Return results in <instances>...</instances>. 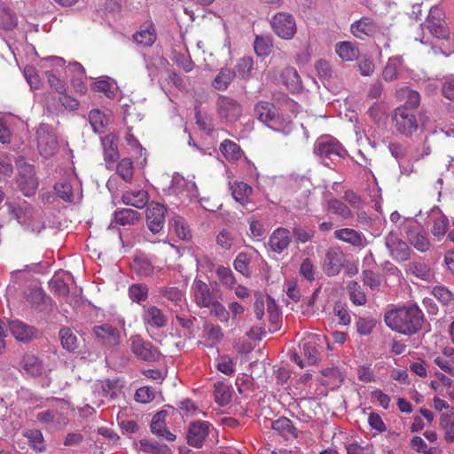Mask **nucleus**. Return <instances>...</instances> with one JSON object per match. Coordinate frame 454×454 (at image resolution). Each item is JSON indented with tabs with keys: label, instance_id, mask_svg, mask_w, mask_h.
Wrapping results in <instances>:
<instances>
[{
	"label": "nucleus",
	"instance_id": "obj_1",
	"mask_svg": "<svg viewBox=\"0 0 454 454\" xmlns=\"http://www.w3.org/2000/svg\"><path fill=\"white\" fill-rule=\"evenodd\" d=\"M384 321L392 331L403 335H414L419 332L430 331V324L427 322L422 309L416 304L402 306L385 313Z\"/></svg>",
	"mask_w": 454,
	"mask_h": 454
},
{
	"label": "nucleus",
	"instance_id": "obj_2",
	"mask_svg": "<svg viewBox=\"0 0 454 454\" xmlns=\"http://www.w3.org/2000/svg\"><path fill=\"white\" fill-rule=\"evenodd\" d=\"M393 122L397 132L405 137H411L419 129L417 117L407 106H399L394 111Z\"/></svg>",
	"mask_w": 454,
	"mask_h": 454
},
{
	"label": "nucleus",
	"instance_id": "obj_3",
	"mask_svg": "<svg viewBox=\"0 0 454 454\" xmlns=\"http://www.w3.org/2000/svg\"><path fill=\"white\" fill-rule=\"evenodd\" d=\"M426 27L437 39L448 40L450 38V29L447 26L445 12L438 6H433L429 10L426 20Z\"/></svg>",
	"mask_w": 454,
	"mask_h": 454
},
{
	"label": "nucleus",
	"instance_id": "obj_4",
	"mask_svg": "<svg viewBox=\"0 0 454 454\" xmlns=\"http://www.w3.org/2000/svg\"><path fill=\"white\" fill-rule=\"evenodd\" d=\"M37 148L41 155L45 158L53 156L59 149L56 134L51 127L41 123L36 129Z\"/></svg>",
	"mask_w": 454,
	"mask_h": 454
},
{
	"label": "nucleus",
	"instance_id": "obj_5",
	"mask_svg": "<svg viewBox=\"0 0 454 454\" xmlns=\"http://www.w3.org/2000/svg\"><path fill=\"white\" fill-rule=\"evenodd\" d=\"M270 26L273 32L285 40H291L297 32L294 16L285 12L276 13L270 20Z\"/></svg>",
	"mask_w": 454,
	"mask_h": 454
},
{
	"label": "nucleus",
	"instance_id": "obj_6",
	"mask_svg": "<svg viewBox=\"0 0 454 454\" xmlns=\"http://www.w3.org/2000/svg\"><path fill=\"white\" fill-rule=\"evenodd\" d=\"M265 307L267 308L269 321L273 325V329H270V331H276L280 317L278 306L270 295H258L254 303V309L257 319L261 320L262 318Z\"/></svg>",
	"mask_w": 454,
	"mask_h": 454
},
{
	"label": "nucleus",
	"instance_id": "obj_7",
	"mask_svg": "<svg viewBox=\"0 0 454 454\" xmlns=\"http://www.w3.org/2000/svg\"><path fill=\"white\" fill-rule=\"evenodd\" d=\"M315 153L322 159L343 158L347 151L334 137L327 136L319 137L315 143Z\"/></svg>",
	"mask_w": 454,
	"mask_h": 454
},
{
	"label": "nucleus",
	"instance_id": "obj_8",
	"mask_svg": "<svg viewBox=\"0 0 454 454\" xmlns=\"http://www.w3.org/2000/svg\"><path fill=\"white\" fill-rule=\"evenodd\" d=\"M36 419L51 430H61L68 424V418L63 406L60 410L52 408L38 412Z\"/></svg>",
	"mask_w": 454,
	"mask_h": 454
},
{
	"label": "nucleus",
	"instance_id": "obj_9",
	"mask_svg": "<svg viewBox=\"0 0 454 454\" xmlns=\"http://www.w3.org/2000/svg\"><path fill=\"white\" fill-rule=\"evenodd\" d=\"M385 245L388 250L391 258L396 262H405L409 260L411 250L406 242L398 237L393 231L385 237Z\"/></svg>",
	"mask_w": 454,
	"mask_h": 454
},
{
	"label": "nucleus",
	"instance_id": "obj_10",
	"mask_svg": "<svg viewBox=\"0 0 454 454\" xmlns=\"http://www.w3.org/2000/svg\"><path fill=\"white\" fill-rule=\"evenodd\" d=\"M8 325L11 334L20 342L27 343L42 336L40 330L22 321L11 320Z\"/></svg>",
	"mask_w": 454,
	"mask_h": 454
},
{
	"label": "nucleus",
	"instance_id": "obj_11",
	"mask_svg": "<svg viewBox=\"0 0 454 454\" xmlns=\"http://www.w3.org/2000/svg\"><path fill=\"white\" fill-rule=\"evenodd\" d=\"M217 113L220 118L228 121H236L242 114L240 104L229 97L220 96L216 101Z\"/></svg>",
	"mask_w": 454,
	"mask_h": 454
},
{
	"label": "nucleus",
	"instance_id": "obj_12",
	"mask_svg": "<svg viewBox=\"0 0 454 454\" xmlns=\"http://www.w3.org/2000/svg\"><path fill=\"white\" fill-rule=\"evenodd\" d=\"M166 207L158 202L152 201L146 209V223L153 233H159L165 224Z\"/></svg>",
	"mask_w": 454,
	"mask_h": 454
},
{
	"label": "nucleus",
	"instance_id": "obj_13",
	"mask_svg": "<svg viewBox=\"0 0 454 454\" xmlns=\"http://www.w3.org/2000/svg\"><path fill=\"white\" fill-rule=\"evenodd\" d=\"M121 384L117 379L106 380L104 381H98L93 384L92 391L95 397L98 398V404L100 405L103 403V399H114L115 398L121 390Z\"/></svg>",
	"mask_w": 454,
	"mask_h": 454
},
{
	"label": "nucleus",
	"instance_id": "obj_14",
	"mask_svg": "<svg viewBox=\"0 0 454 454\" xmlns=\"http://www.w3.org/2000/svg\"><path fill=\"white\" fill-rule=\"evenodd\" d=\"M210 424L207 421H195L190 423L187 429V443L194 448L202 447L209 434Z\"/></svg>",
	"mask_w": 454,
	"mask_h": 454
},
{
	"label": "nucleus",
	"instance_id": "obj_15",
	"mask_svg": "<svg viewBox=\"0 0 454 454\" xmlns=\"http://www.w3.org/2000/svg\"><path fill=\"white\" fill-rule=\"evenodd\" d=\"M130 341L131 351L137 357L150 362L160 360V353L152 343L137 337L132 338Z\"/></svg>",
	"mask_w": 454,
	"mask_h": 454
},
{
	"label": "nucleus",
	"instance_id": "obj_16",
	"mask_svg": "<svg viewBox=\"0 0 454 454\" xmlns=\"http://www.w3.org/2000/svg\"><path fill=\"white\" fill-rule=\"evenodd\" d=\"M193 294L197 305L204 308L215 304L220 298L219 291L215 286H196Z\"/></svg>",
	"mask_w": 454,
	"mask_h": 454
},
{
	"label": "nucleus",
	"instance_id": "obj_17",
	"mask_svg": "<svg viewBox=\"0 0 454 454\" xmlns=\"http://www.w3.org/2000/svg\"><path fill=\"white\" fill-rule=\"evenodd\" d=\"M93 333L98 341L106 346H116L120 343V333L117 328L110 324L95 325Z\"/></svg>",
	"mask_w": 454,
	"mask_h": 454
},
{
	"label": "nucleus",
	"instance_id": "obj_18",
	"mask_svg": "<svg viewBox=\"0 0 454 454\" xmlns=\"http://www.w3.org/2000/svg\"><path fill=\"white\" fill-rule=\"evenodd\" d=\"M142 318L147 331L162 328L166 326L168 322L162 310L152 305L144 307Z\"/></svg>",
	"mask_w": 454,
	"mask_h": 454
},
{
	"label": "nucleus",
	"instance_id": "obj_19",
	"mask_svg": "<svg viewBox=\"0 0 454 454\" xmlns=\"http://www.w3.org/2000/svg\"><path fill=\"white\" fill-rule=\"evenodd\" d=\"M345 255L338 248H330L325 254L323 270L328 276L337 275L344 265Z\"/></svg>",
	"mask_w": 454,
	"mask_h": 454
},
{
	"label": "nucleus",
	"instance_id": "obj_20",
	"mask_svg": "<svg viewBox=\"0 0 454 454\" xmlns=\"http://www.w3.org/2000/svg\"><path fill=\"white\" fill-rule=\"evenodd\" d=\"M377 24L368 17H362L351 25L352 34L358 39L364 40L367 36H372L377 33Z\"/></svg>",
	"mask_w": 454,
	"mask_h": 454
},
{
	"label": "nucleus",
	"instance_id": "obj_21",
	"mask_svg": "<svg viewBox=\"0 0 454 454\" xmlns=\"http://www.w3.org/2000/svg\"><path fill=\"white\" fill-rule=\"evenodd\" d=\"M117 140V137L113 133L101 137V143L104 148V159L107 164V168H112L111 165L116 162L120 158Z\"/></svg>",
	"mask_w": 454,
	"mask_h": 454
},
{
	"label": "nucleus",
	"instance_id": "obj_22",
	"mask_svg": "<svg viewBox=\"0 0 454 454\" xmlns=\"http://www.w3.org/2000/svg\"><path fill=\"white\" fill-rule=\"evenodd\" d=\"M167 415L168 412L163 410L155 413L151 422V431L157 436L163 437L169 442H173L176 437L166 427L165 419Z\"/></svg>",
	"mask_w": 454,
	"mask_h": 454
},
{
	"label": "nucleus",
	"instance_id": "obj_23",
	"mask_svg": "<svg viewBox=\"0 0 454 454\" xmlns=\"http://www.w3.org/2000/svg\"><path fill=\"white\" fill-rule=\"evenodd\" d=\"M406 236L411 245L418 251L426 252L430 248L428 234L420 227L409 228Z\"/></svg>",
	"mask_w": 454,
	"mask_h": 454
},
{
	"label": "nucleus",
	"instance_id": "obj_24",
	"mask_svg": "<svg viewBox=\"0 0 454 454\" xmlns=\"http://www.w3.org/2000/svg\"><path fill=\"white\" fill-rule=\"evenodd\" d=\"M149 195L144 189L127 190L121 195V201L128 206L143 208L148 204Z\"/></svg>",
	"mask_w": 454,
	"mask_h": 454
},
{
	"label": "nucleus",
	"instance_id": "obj_25",
	"mask_svg": "<svg viewBox=\"0 0 454 454\" xmlns=\"http://www.w3.org/2000/svg\"><path fill=\"white\" fill-rule=\"evenodd\" d=\"M24 170L27 172V178L21 173L18 182L23 194L29 197L35 194L37 190L38 182L35 178V170L32 165L25 164Z\"/></svg>",
	"mask_w": 454,
	"mask_h": 454
},
{
	"label": "nucleus",
	"instance_id": "obj_26",
	"mask_svg": "<svg viewBox=\"0 0 454 454\" xmlns=\"http://www.w3.org/2000/svg\"><path fill=\"white\" fill-rule=\"evenodd\" d=\"M291 242L290 231L286 228L276 229L269 239L270 249L278 254L283 252Z\"/></svg>",
	"mask_w": 454,
	"mask_h": 454
},
{
	"label": "nucleus",
	"instance_id": "obj_27",
	"mask_svg": "<svg viewBox=\"0 0 454 454\" xmlns=\"http://www.w3.org/2000/svg\"><path fill=\"white\" fill-rule=\"evenodd\" d=\"M254 116L264 124H269L278 117V109L268 101H259L254 107Z\"/></svg>",
	"mask_w": 454,
	"mask_h": 454
},
{
	"label": "nucleus",
	"instance_id": "obj_28",
	"mask_svg": "<svg viewBox=\"0 0 454 454\" xmlns=\"http://www.w3.org/2000/svg\"><path fill=\"white\" fill-rule=\"evenodd\" d=\"M434 363L446 373L454 375V348H444L441 355L434 358Z\"/></svg>",
	"mask_w": 454,
	"mask_h": 454
},
{
	"label": "nucleus",
	"instance_id": "obj_29",
	"mask_svg": "<svg viewBox=\"0 0 454 454\" xmlns=\"http://www.w3.org/2000/svg\"><path fill=\"white\" fill-rule=\"evenodd\" d=\"M334 238L354 247L364 244V236L361 232L350 228H342L334 231Z\"/></svg>",
	"mask_w": 454,
	"mask_h": 454
},
{
	"label": "nucleus",
	"instance_id": "obj_30",
	"mask_svg": "<svg viewBox=\"0 0 454 454\" xmlns=\"http://www.w3.org/2000/svg\"><path fill=\"white\" fill-rule=\"evenodd\" d=\"M231 194L233 199L245 206L250 201V196L252 194V187L245 182L235 181L231 186Z\"/></svg>",
	"mask_w": 454,
	"mask_h": 454
},
{
	"label": "nucleus",
	"instance_id": "obj_31",
	"mask_svg": "<svg viewBox=\"0 0 454 454\" xmlns=\"http://www.w3.org/2000/svg\"><path fill=\"white\" fill-rule=\"evenodd\" d=\"M219 150L223 157L230 162L238 161L241 159L243 153L240 146L230 139H224L220 144Z\"/></svg>",
	"mask_w": 454,
	"mask_h": 454
},
{
	"label": "nucleus",
	"instance_id": "obj_32",
	"mask_svg": "<svg viewBox=\"0 0 454 454\" xmlns=\"http://www.w3.org/2000/svg\"><path fill=\"white\" fill-rule=\"evenodd\" d=\"M203 332L206 337L204 345L207 348H213L223 339V333L219 325L206 323L203 326Z\"/></svg>",
	"mask_w": 454,
	"mask_h": 454
},
{
	"label": "nucleus",
	"instance_id": "obj_33",
	"mask_svg": "<svg viewBox=\"0 0 454 454\" xmlns=\"http://www.w3.org/2000/svg\"><path fill=\"white\" fill-rule=\"evenodd\" d=\"M134 41L143 46H151L156 40V32L152 23L146 24L133 35Z\"/></svg>",
	"mask_w": 454,
	"mask_h": 454
},
{
	"label": "nucleus",
	"instance_id": "obj_34",
	"mask_svg": "<svg viewBox=\"0 0 454 454\" xmlns=\"http://www.w3.org/2000/svg\"><path fill=\"white\" fill-rule=\"evenodd\" d=\"M335 52L344 61H353L359 57L358 48L348 41L338 43Z\"/></svg>",
	"mask_w": 454,
	"mask_h": 454
},
{
	"label": "nucleus",
	"instance_id": "obj_35",
	"mask_svg": "<svg viewBox=\"0 0 454 454\" xmlns=\"http://www.w3.org/2000/svg\"><path fill=\"white\" fill-rule=\"evenodd\" d=\"M21 370L27 376L37 377L43 372V365L35 356L26 355L22 360Z\"/></svg>",
	"mask_w": 454,
	"mask_h": 454
},
{
	"label": "nucleus",
	"instance_id": "obj_36",
	"mask_svg": "<svg viewBox=\"0 0 454 454\" xmlns=\"http://www.w3.org/2000/svg\"><path fill=\"white\" fill-rule=\"evenodd\" d=\"M396 95L399 99H406L403 106H407L411 111L414 112L419 106L420 94L417 90L403 87L396 91Z\"/></svg>",
	"mask_w": 454,
	"mask_h": 454
},
{
	"label": "nucleus",
	"instance_id": "obj_37",
	"mask_svg": "<svg viewBox=\"0 0 454 454\" xmlns=\"http://www.w3.org/2000/svg\"><path fill=\"white\" fill-rule=\"evenodd\" d=\"M61 346L64 349L73 352L78 348V340L75 333L69 327H62L59 332Z\"/></svg>",
	"mask_w": 454,
	"mask_h": 454
},
{
	"label": "nucleus",
	"instance_id": "obj_38",
	"mask_svg": "<svg viewBox=\"0 0 454 454\" xmlns=\"http://www.w3.org/2000/svg\"><path fill=\"white\" fill-rule=\"evenodd\" d=\"M140 220V214L131 208H122L114 212V222L120 225L135 224Z\"/></svg>",
	"mask_w": 454,
	"mask_h": 454
},
{
	"label": "nucleus",
	"instance_id": "obj_39",
	"mask_svg": "<svg viewBox=\"0 0 454 454\" xmlns=\"http://www.w3.org/2000/svg\"><path fill=\"white\" fill-rule=\"evenodd\" d=\"M271 427L284 437L292 435L296 438L298 436L297 429L294 427L292 421L287 418L282 417L274 420L272 422Z\"/></svg>",
	"mask_w": 454,
	"mask_h": 454
},
{
	"label": "nucleus",
	"instance_id": "obj_40",
	"mask_svg": "<svg viewBox=\"0 0 454 454\" xmlns=\"http://www.w3.org/2000/svg\"><path fill=\"white\" fill-rule=\"evenodd\" d=\"M130 267L137 274L141 276H150L153 272V266L151 262L145 256H134Z\"/></svg>",
	"mask_w": 454,
	"mask_h": 454
},
{
	"label": "nucleus",
	"instance_id": "obj_41",
	"mask_svg": "<svg viewBox=\"0 0 454 454\" xmlns=\"http://www.w3.org/2000/svg\"><path fill=\"white\" fill-rule=\"evenodd\" d=\"M139 450L150 454H171V450L166 444H160L147 439H142L139 442Z\"/></svg>",
	"mask_w": 454,
	"mask_h": 454
},
{
	"label": "nucleus",
	"instance_id": "obj_42",
	"mask_svg": "<svg viewBox=\"0 0 454 454\" xmlns=\"http://www.w3.org/2000/svg\"><path fill=\"white\" fill-rule=\"evenodd\" d=\"M116 172L126 183H131L134 176V164L131 159L124 158L116 165Z\"/></svg>",
	"mask_w": 454,
	"mask_h": 454
},
{
	"label": "nucleus",
	"instance_id": "obj_43",
	"mask_svg": "<svg viewBox=\"0 0 454 454\" xmlns=\"http://www.w3.org/2000/svg\"><path fill=\"white\" fill-rule=\"evenodd\" d=\"M327 210L333 214L341 216L344 219L353 217L351 209L338 199H332L327 201Z\"/></svg>",
	"mask_w": 454,
	"mask_h": 454
},
{
	"label": "nucleus",
	"instance_id": "obj_44",
	"mask_svg": "<svg viewBox=\"0 0 454 454\" xmlns=\"http://www.w3.org/2000/svg\"><path fill=\"white\" fill-rule=\"evenodd\" d=\"M214 388L215 400L219 405L224 406L231 402V392L226 384L218 381L214 384Z\"/></svg>",
	"mask_w": 454,
	"mask_h": 454
},
{
	"label": "nucleus",
	"instance_id": "obj_45",
	"mask_svg": "<svg viewBox=\"0 0 454 454\" xmlns=\"http://www.w3.org/2000/svg\"><path fill=\"white\" fill-rule=\"evenodd\" d=\"M170 224L174 227L176 234L180 239L188 240L192 238L191 230L183 217L174 216Z\"/></svg>",
	"mask_w": 454,
	"mask_h": 454
},
{
	"label": "nucleus",
	"instance_id": "obj_46",
	"mask_svg": "<svg viewBox=\"0 0 454 454\" xmlns=\"http://www.w3.org/2000/svg\"><path fill=\"white\" fill-rule=\"evenodd\" d=\"M89 121L96 133L103 132L107 124V118L103 112L98 109H92L89 114Z\"/></svg>",
	"mask_w": 454,
	"mask_h": 454
},
{
	"label": "nucleus",
	"instance_id": "obj_47",
	"mask_svg": "<svg viewBox=\"0 0 454 454\" xmlns=\"http://www.w3.org/2000/svg\"><path fill=\"white\" fill-rule=\"evenodd\" d=\"M235 77V73L230 69H222L213 82V86L219 90H224Z\"/></svg>",
	"mask_w": 454,
	"mask_h": 454
},
{
	"label": "nucleus",
	"instance_id": "obj_48",
	"mask_svg": "<svg viewBox=\"0 0 454 454\" xmlns=\"http://www.w3.org/2000/svg\"><path fill=\"white\" fill-rule=\"evenodd\" d=\"M302 350L301 355L307 360L308 364H314L319 358V352L316 348V345L311 341H302L300 345Z\"/></svg>",
	"mask_w": 454,
	"mask_h": 454
},
{
	"label": "nucleus",
	"instance_id": "obj_49",
	"mask_svg": "<svg viewBox=\"0 0 454 454\" xmlns=\"http://www.w3.org/2000/svg\"><path fill=\"white\" fill-rule=\"evenodd\" d=\"M410 270L413 275L423 281L431 282L433 280L434 274L430 268L425 263L414 262L411 265Z\"/></svg>",
	"mask_w": 454,
	"mask_h": 454
},
{
	"label": "nucleus",
	"instance_id": "obj_50",
	"mask_svg": "<svg viewBox=\"0 0 454 454\" xmlns=\"http://www.w3.org/2000/svg\"><path fill=\"white\" fill-rule=\"evenodd\" d=\"M24 436L28 440L31 447L36 451H43L44 450L43 436L40 430H27L24 433Z\"/></svg>",
	"mask_w": 454,
	"mask_h": 454
},
{
	"label": "nucleus",
	"instance_id": "obj_51",
	"mask_svg": "<svg viewBox=\"0 0 454 454\" xmlns=\"http://www.w3.org/2000/svg\"><path fill=\"white\" fill-rule=\"evenodd\" d=\"M24 76L32 90H40L43 86L42 80L32 66H27L23 70Z\"/></svg>",
	"mask_w": 454,
	"mask_h": 454
},
{
	"label": "nucleus",
	"instance_id": "obj_52",
	"mask_svg": "<svg viewBox=\"0 0 454 454\" xmlns=\"http://www.w3.org/2000/svg\"><path fill=\"white\" fill-rule=\"evenodd\" d=\"M349 299L353 304L361 306L366 302V294L361 286H348Z\"/></svg>",
	"mask_w": 454,
	"mask_h": 454
},
{
	"label": "nucleus",
	"instance_id": "obj_53",
	"mask_svg": "<svg viewBox=\"0 0 454 454\" xmlns=\"http://www.w3.org/2000/svg\"><path fill=\"white\" fill-rule=\"evenodd\" d=\"M253 59L250 57L240 59L236 66L238 75L242 79H248L253 69Z\"/></svg>",
	"mask_w": 454,
	"mask_h": 454
},
{
	"label": "nucleus",
	"instance_id": "obj_54",
	"mask_svg": "<svg viewBox=\"0 0 454 454\" xmlns=\"http://www.w3.org/2000/svg\"><path fill=\"white\" fill-rule=\"evenodd\" d=\"M54 190L58 196L67 202H72L74 198L73 187L67 182L56 183Z\"/></svg>",
	"mask_w": 454,
	"mask_h": 454
},
{
	"label": "nucleus",
	"instance_id": "obj_55",
	"mask_svg": "<svg viewBox=\"0 0 454 454\" xmlns=\"http://www.w3.org/2000/svg\"><path fill=\"white\" fill-rule=\"evenodd\" d=\"M299 272L308 282H313L316 280V270L312 261L309 258H305L301 262Z\"/></svg>",
	"mask_w": 454,
	"mask_h": 454
},
{
	"label": "nucleus",
	"instance_id": "obj_56",
	"mask_svg": "<svg viewBox=\"0 0 454 454\" xmlns=\"http://www.w3.org/2000/svg\"><path fill=\"white\" fill-rule=\"evenodd\" d=\"M44 74L50 87L53 90L59 94H64L66 92L65 82L52 70H47Z\"/></svg>",
	"mask_w": 454,
	"mask_h": 454
},
{
	"label": "nucleus",
	"instance_id": "obj_57",
	"mask_svg": "<svg viewBox=\"0 0 454 454\" xmlns=\"http://www.w3.org/2000/svg\"><path fill=\"white\" fill-rule=\"evenodd\" d=\"M440 425L444 432V438L448 442H454V419L448 415L441 417Z\"/></svg>",
	"mask_w": 454,
	"mask_h": 454
},
{
	"label": "nucleus",
	"instance_id": "obj_58",
	"mask_svg": "<svg viewBox=\"0 0 454 454\" xmlns=\"http://www.w3.org/2000/svg\"><path fill=\"white\" fill-rule=\"evenodd\" d=\"M49 298L45 295L40 286H33L27 294V301L33 305L46 303Z\"/></svg>",
	"mask_w": 454,
	"mask_h": 454
},
{
	"label": "nucleus",
	"instance_id": "obj_59",
	"mask_svg": "<svg viewBox=\"0 0 454 454\" xmlns=\"http://www.w3.org/2000/svg\"><path fill=\"white\" fill-rule=\"evenodd\" d=\"M195 120L196 124L199 126L200 130L204 131L207 135L212 134L214 131L212 121L207 116L202 115L199 107L195 108Z\"/></svg>",
	"mask_w": 454,
	"mask_h": 454
},
{
	"label": "nucleus",
	"instance_id": "obj_60",
	"mask_svg": "<svg viewBox=\"0 0 454 454\" xmlns=\"http://www.w3.org/2000/svg\"><path fill=\"white\" fill-rule=\"evenodd\" d=\"M399 63L397 59H390L383 69L382 76L386 82H392L397 79Z\"/></svg>",
	"mask_w": 454,
	"mask_h": 454
},
{
	"label": "nucleus",
	"instance_id": "obj_61",
	"mask_svg": "<svg viewBox=\"0 0 454 454\" xmlns=\"http://www.w3.org/2000/svg\"><path fill=\"white\" fill-rule=\"evenodd\" d=\"M281 77L287 87L295 88L300 82V76L294 67H286L282 71Z\"/></svg>",
	"mask_w": 454,
	"mask_h": 454
},
{
	"label": "nucleus",
	"instance_id": "obj_62",
	"mask_svg": "<svg viewBox=\"0 0 454 454\" xmlns=\"http://www.w3.org/2000/svg\"><path fill=\"white\" fill-rule=\"evenodd\" d=\"M129 295L133 301L142 302L147 299V286H130L129 288Z\"/></svg>",
	"mask_w": 454,
	"mask_h": 454
},
{
	"label": "nucleus",
	"instance_id": "obj_63",
	"mask_svg": "<svg viewBox=\"0 0 454 454\" xmlns=\"http://www.w3.org/2000/svg\"><path fill=\"white\" fill-rule=\"evenodd\" d=\"M449 226V220L446 216H440L434 221L432 233L434 237L440 239L447 232Z\"/></svg>",
	"mask_w": 454,
	"mask_h": 454
},
{
	"label": "nucleus",
	"instance_id": "obj_64",
	"mask_svg": "<svg viewBox=\"0 0 454 454\" xmlns=\"http://www.w3.org/2000/svg\"><path fill=\"white\" fill-rule=\"evenodd\" d=\"M388 150L391 155L397 160H403L409 157L408 149L403 144L397 142L390 143L388 145Z\"/></svg>",
	"mask_w": 454,
	"mask_h": 454
}]
</instances>
